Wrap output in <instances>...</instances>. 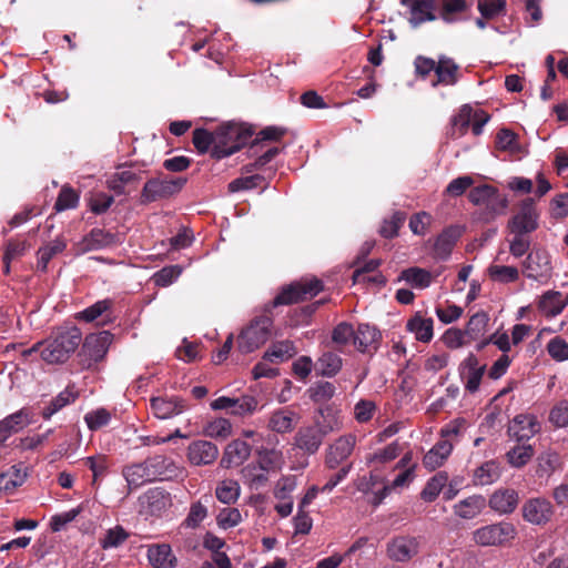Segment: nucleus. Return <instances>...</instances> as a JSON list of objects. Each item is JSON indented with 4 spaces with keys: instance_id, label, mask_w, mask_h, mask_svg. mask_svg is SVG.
I'll use <instances>...</instances> for the list:
<instances>
[{
    "instance_id": "5fc2aeb1",
    "label": "nucleus",
    "mask_w": 568,
    "mask_h": 568,
    "mask_svg": "<svg viewBox=\"0 0 568 568\" xmlns=\"http://www.w3.org/2000/svg\"><path fill=\"white\" fill-rule=\"evenodd\" d=\"M473 120V109L469 105H464L459 110V113L452 120L453 132L452 135L456 138L463 136Z\"/></svg>"
},
{
    "instance_id": "cd10ccee",
    "label": "nucleus",
    "mask_w": 568,
    "mask_h": 568,
    "mask_svg": "<svg viewBox=\"0 0 568 568\" xmlns=\"http://www.w3.org/2000/svg\"><path fill=\"white\" fill-rule=\"evenodd\" d=\"M460 233L457 227L445 229L434 242V254L438 260H447Z\"/></svg>"
},
{
    "instance_id": "a211bd4d",
    "label": "nucleus",
    "mask_w": 568,
    "mask_h": 568,
    "mask_svg": "<svg viewBox=\"0 0 568 568\" xmlns=\"http://www.w3.org/2000/svg\"><path fill=\"white\" fill-rule=\"evenodd\" d=\"M402 3L409 9L410 17L408 21L414 28L437 18L434 13L435 0H402Z\"/></svg>"
},
{
    "instance_id": "3c124183",
    "label": "nucleus",
    "mask_w": 568,
    "mask_h": 568,
    "mask_svg": "<svg viewBox=\"0 0 568 568\" xmlns=\"http://www.w3.org/2000/svg\"><path fill=\"white\" fill-rule=\"evenodd\" d=\"M204 433L211 438L226 439L232 434V425L226 418H215L206 424Z\"/></svg>"
},
{
    "instance_id": "603ef678",
    "label": "nucleus",
    "mask_w": 568,
    "mask_h": 568,
    "mask_svg": "<svg viewBox=\"0 0 568 568\" xmlns=\"http://www.w3.org/2000/svg\"><path fill=\"white\" fill-rule=\"evenodd\" d=\"M406 221V213L397 211L389 219H385L379 229V234L385 239H393L398 235L399 229Z\"/></svg>"
},
{
    "instance_id": "72a5a7b5",
    "label": "nucleus",
    "mask_w": 568,
    "mask_h": 568,
    "mask_svg": "<svg viewBox=\"0 0 568 568\" xmlns=\"http://www.w3.org/2000/svg\"><path fill=\"white\" fill-rule=\"evenodd\" d=\"M379 332L368 324H359L357 329L354 332L353 344L356 348L362 352H368L378 342Z\"/></svg>"
},
{
    "instance_id": "338daca9",
    "label": "nucleus",
    "mask_w": 568,
    "mask_h": 568,
    "mask_svg": "<svg viewBox=\"0 0 568 568\" xmlns=\"http://www.w3.org/2000/svg\"><path fill=\"white\" fill-rule=\"evenodd\" d=\"M128 537L129 534L121 526H116L106 531L104 538L101 540V546L104 549L119 547Z\"/></svg>"
},
{
    "instance_id": "2f4dec72",
    "label": "nucleus",
    "mask_w": 568,
    "mask_h": 568,
    "mask_svg": "<svg viewBox=\"0 0 568 568\" xmlns=\"http://www.w3.org/2000/svg\"><path fill=\"white\" fill-rule=\"evenodd\" d=\"M415 71H458L459 65L450 58L442 55L438 61L418 55L415 59Z\"/></svg>"
},
{
    "instance_id": "c756f323",
    "label": "nucleus",
    "mask_w": 568,
    "mask_h": 568,
    "mask_svg": "<svg viewBox=\"0 0 568 568\" xmlns=\"http://www.w3.org/2000/svg\"><path fill=\"white\" fill-rule=\"evenodd\" d=\"M148 559L155 568H172L176 558L173 556L170 545H152L148 549Z\"/></svg>"
},
{
    "instance_id": "f03ea898",
    "label": "nucleus",
    "mask_w": 568,
    "mask_h": 568,
    "mask_svg": "<svg viewBox=\"0 0 568 568\" xmlns=\"http://www.w3.org/2000/svg\"><path fill=\"white\" fill-rule=\"evenodd\" d=\"M81 342L82 334L78 327H58L42 342L41 358L48 364H63L77 351Z\"/></svg>"
},
{
    "instance_id": "79ce46f5",
    "label": "nucleus",
    "mask_w": 568,
    "mask_h": 568,
    "mask_svg": "<svg viewBox=\"0 0 568 568\" xmlns=\"http://www.w3.org/2000/svg\"><path fill=\"white\" fill-rule=\"evenodd\" d=\"M487 273L491 281L508 284L519 278V271L516 266L491 264L487 268Z\"/></svg>"
},
{
    "instance_id": "c03bdc74",
    "label": "nucleus",
    "mask_w": 568,
    "mask_h": 568,
    "mask_svg": "<svg viewBox=\"0 0 568 568\" xmlns=\"http://www.w3.org/2000/svg\"><path fill=\"white\" fill-rule=\"evenodd\" d=\"M447 480L446 473H437L426 483L420 493V498L427 503L434 501L446 486Z\"/></svg>"
},
{
    "instance_id": "7ed1b4c3",
    "label": "nucleus",
    "mask_w": 568,
    "mask_h": 568,
    "mask_svg": "<svg viewBox=\"0 0 568 568\" xmlns=\"http://www.w3.org/2000/svg\"><path fill=\"white\" fill-rule=\"evenodd\" d=\"M253 135L250 126L227 123L215 130L216 144L211 155L216 160L230 156L245 145Z\"/></svg>"
},
{
    "instance_id": "864d4df0",
    "label": "nucleus",
    "mask_w": 568,
    "mask_h": 568,
    "mask_svg": "<svg viewBox=\"0 0 568 568\" xmlns=\"http://www.w3.org/2000/svg\"><path fill=\"white\" fill-rule=\"evenodd\" d=\"M496 148L511 154L518 153L520 146L517 134L509 129H500L496 135Z\"/></svg>"
},
{
    "instance_id": "aec40b11",
    "label": "nucleus",
    "mask_w": 568,
    "mask_h": 568,
    "mask_svg": "<svg viewBox=\"0 0 568 568\" xmlns=\"http://www.w3.org/2000/svg\"><path fill=\"white\" fill-rule=\"evenodd\" d=\"M32 422V414L28 408H22L0 422V444L6 439L27 427Z\"/></svg>"
},
{
    "instance_id": "0eeeda50",
    "label": "nucleus",
    "mask_w": 568,
    "mask_h": 568,
    "mask_svg": "<svg viewBox=\"0 0 568 568\" xmlns=\"http://www.w3.org/2000/svg\"><path fill=\"white\" fill-rule=\"evenodd\" d=\"M538 220L539 214L535 201L527 197L518 204L516 213L508 221L507 229L509 233L527 235L538 229Z\"/></svg>"
},
{
    "instance_id": "6e6552de",
    "label": "nucleus",
    "mask_w": 568,
    "mask_h": 568,
    "mask_svg": "<svg viewBox=\"0 0 568 568\" xmlns=\"http://www.w3.org/2000/svg\"><path fill=\"white\" fill-rule=\"evenodd\" d=\"M323 291V283L317 278H305L284 288L274 300L275 305H288L305 301Z\"/></svg>"
},
{
    "instance_id": "393cba45",
    "label": "nucleus",
    "mask_w": 568,
    "mask_h": 568,
    "mask_svg": "<svg viewBox=\"0 0 568 568\" xmlns=\"http://www.w3.org/2000/svg\"><path fill=\"white\" fill-rule=\"evenodd\" d=\"M468 10L469 6L465 0H443L439 18L446 23H456L469 18L466 14Z\"/></svg>"
},
{
    "instance_id": "052dcab7",
    "label": "nucleus",
    "mask_w": 568,
    "mask_h": 568,
    "mask_svg": "<svg viewBox=\"0 0 568 568\" xmlns=\"http://www.w3.org/2000/svg\"><path fill=\"white\" fill-rule=\"evenodd\" d=\"M153 480L166 476L170 473L172 463L164 456L156 455L145 459Z\"/></svg>"
},
{
    "instance_id": "f8f14e48",
    "label": "nucleus",
    "mask_w": 568,
    "mask_h": 568,
    "mask_svg": "<svg viewBox=\"0 0 568 568\" xmlns=\"http://www.w3.org/2000/svg\"><path fill=\"white\" fill-rule=\"evenodd\" d=\"M523 267L528 278L546 282L551 277L550 255L544 250L531 251L524 261Z\"/></svg>"
},
{
    "instance_id": "a18cd8bd",
    "label": "nucleus",
    "mask_w": 568,
    "mask_h": 568,
    "mask_svg": "<svg viewBox=\"0 0 568 568\" xmlns=\"http://www.w3.org/2000/svg\"><path fill=\"white\" fill-rule=\"evenodd\" d=\"M240 485L234 479L222 480L216 489L215 496L223 504H234L240 497Z\"/></svg>"
},
{
    "instance_id": "a878e982",
    "label": "nucleus",
    "mask_w": 568,
    "mask_h": 568,
    "mask_svg": "<svg viewBox=\"0 0 568 568\" xmlns=\"http://www.w3.org/2000/svg\"><path fill=\"white\" fill-rule=\"evenodd\" d=\"M567 305L568 296L564 297L558 291H548L540 297L538 308L544 315L554 317L560 314Z\"/></svg>"
},
{
    "instance_id": "39448f33",
    "label": "nucleus",
    "mask_w": 568,
    "mask_h": 568,
    "mask_svg": "<svg viewBox=\"0 0 568 568\" xmlns=\"http://www.w3.org/2000/svg\"><path fill=\"white\" fill-rule=\"evenodd\" d=\"M185 183L186 179L184 178L158 176L150 179L141 192V203L146 204L169 199L178 194Z\"/></svg>"
},
{
    "instance_id": "6ab92c4d",
    "label": "nucleus",
    "mask_w": 568,
    "mask_h": 568,
    "mask_svg": "<svg viewBox=\"0 0 568 568\" xmlns=\"http://www.w3.org/2000/svg\"><path fill=\"white\" fill-rule=\"evenodd\" d=\"M300 420L297 413L290 408H278L271 413L267 428L276 434L291 433Z\"/></svg>"
},
{
    "instance_id": "f704fd0d",
    "label": "nucleus",
    "mask_w": 568,
    "mask_h": 568,
    "mask_svg": "<svg viewBox=\"0 0 568 568\" xmlns=\"http://www.w3.org/2000/svg\"><path fill=\"white\" fill-rule=\"evenodd\" d=\"M500 477L499 464L489 460L477 467L474 471L473 483L476 486L491 485Z\"/></svg>"
},
{
    "instance_id": "58836bf2",
    "label": "nucleus",
    "mask_w": 568,
    "mask_h": 568,
    "mask_svg": "<svg viewBox=\"0 0 568 568\" xmlns=\"http://www.w3.org/2000/svg\"><path fill=\"white\" fill-rule=\"evenodd\" d=\"M399 280L406 281L413 287L426 288L430 285L433 276L425 268L409 267L400 273Z\"/></svg>"
},
{
    "instance_id": "c85d7f7f",
    "label": "nucleus",
    "mask_w": 568,
    "mask_h": 568,
    "mask_svg": "<svg viewBox=\"0 0 568 568\" xmlns=\"http://www.w3.org/2000/svg\"><path fill=\"white\" fill-rule=\"evenodd\" d=\"M148 469L149 467L145 460L123 468L122 474L130 489H135L145 483L154 481Z\"/></svg>"
},
{
    "instance_id": "09e8293b",
    "label": "nucleus",
    "mask_w": 568,
    "mask_h": 568,
    "mask_svg": "<svg viewBox=\"0 0 568 568\" xmlns=\"http://www.w3.org/2000/svg\"><path fill=\"white\" fill-rule=\"evenodd\" d=\"M67 244L62 239H55L48 245L39 248L38 251V268L42 272L47 271L48 263L50 260L61 253L65 248Z\"/></svg>"
},
{
    "instance_id": "4d7b16f0",
    "label": "nucleus",
    "mask_w": 568,
    "mask_h": 568,
    "mask_svg": "<svg viewBox=\"0 0 568 568\" xmlns=\"http://www.w3.org/2000/svg\"><path fill=\"white\" fill-rule=\"evenodd\" d=\"M79 204V194L70 186H62L58 199L54 203V210L62 212L65 210L74 209Z\"/></svg>"
},
{
    "instance_id": "20e7f679",
    "label": "nucleus",
    "mask_w": 568,
    "mask_h": 568,
    "mask_svg": "<svg viewBox=\"0 0 568 568\" xmlns=\"http://www.w3.org/2000/svg\"><path fill=\"white\" fill-rule=\"evenodd\" d=\"M273 321L267 315L255 317L237 337V349L248 354L261 347L271 336Z\"/></svg>"
},
{
    "instance_id": "423d86ee",
    "label": "nucleus",
    "mask_w": 568,
    "mask_h": 568,
    "mask_svg": "<svg viewBox=\"0 0 568 568\" xmlns=\"http://www.w3.org/2000/svg\"><path fill=\"white\" fill-rule=\"evenodd\" d=\"M516 529L510 523H497L483 526L471 532V539L477 546H501L514 539Z\"/></svg>"
},
{
    "instance_id": "c9c22d12",
    "label": "nucleus",
    "mask_w": 568,
    "mask_h": 568,
    "mask_svg": "<svg viewBox=\"0 0 568 568\" xmlns=\"http://www.w3.org/2000/svg\"><path fill=\"white\" fill-rule=\"evenodd\" d=\"M433 320L415 315L407 322V329L412 332L416 339L427 343L433 338Z\"/></svg>"
},
{
    "instance_id": "4be33fe9",
    "label": "nucleus",
    "mask_w": 568,
    "mask_h": 568,
    "mask_svg": "<svg viewBox=\"0 0 568 568\" xmlns=\"http://www.w3.org/2000/svg\"><path fill=\"white\" fill-rule=\"evenodd\" d=\"M119 242L120 239L115 234L102 229H93L83 237L81 242V251H98L116 245Z\"/></svg>"
},
{
    "instance_id": "4468645a",
    "label": "nucleus",
    "mask_w": 568,
    "mask_h": 568,
    "mask_svg": "<svg viewBox=\"0 0 568 568\" xmlns=\"http://www.w3.org/2000/svg\"><path fill=\"white\" fill-rule=\"evenodd\" d=\"M540 430L537 417L531 414H519L508 426V435L517 443L527 442Z\"/></svg>"
},
{
    "instance_id": "49530a36",
    "label": "nucleus",
    "mask_w": 568,
    "mask_h": 568,
    "mask_svg": "<svg viewBox=\"0 0 568 568\" xmlns=\"http://www.w3.org/2000/svg\"><path fill=\"white\" fill-rule=\"evenodd\" d=\"M294 344L290 341L274 343L264 354L263 359L271 362H283L295 355Z\"/></svg>"
},
{
    "instance_id": "774afa93",
    "label": "nucleus",
    "mask_w": 568,
    "mask_h": 568,
    "mask_svg": "<svg viewBox=\"0 0 568 568\" xmlns=\"http://www.w3.org/2000/svg\"><path fill=\"white\" fill-rule=\"evenodd\" d=\"M549 355L558 362L568 359V343L561 337H554L547 344Z\"/></svg>"
},
{
    "instance_id": "473e14b6",
    "label": "nucleus",
    "mask_w": 568,
    "mask_h": 568,
    "mask_svg": "<svg viewBox=\"0 0 568 568\" xmlns=\"http://www.w3.org/2000/svg\"><path fill=\"white\" fill-rule=\"evenodd\" d=\"M453 450V445L448 440H439L425 456L423 465L429 469L435 470L440 467Z\"/></svg>"
},
{
    "instance_id": "de8ad7c7",
    "label": "nucleus",
    "mask_w": 568,
    "mask_h": 568,
    "mask_svg": "<svg viewBox=\"0 0 568 568\" xmlns=\"http://www.w3.org/2000/svg\"><path fill=\"white\" fill-rule=\"evenodd\" d=\"M211 500L210 496H204L202 499L193 503L190 507V511L184 520V525L187 528H196L207 516V508L205 503Z\"/></svg>"
},
{
    "instance_id": "bf43d9fd",
    "label": "nucleus",
    "mask_w": 568,
    "mask_h": 568,
    "mask_svg": "<svg viewBox=\"0 0 568 568\" xmlns=\"http://www.w3.org/2000/svg\"><path fill=\"white\" fill-rule=\"evenodd\" d=\"M257 405L258 402L254 396L244 395L239 398H234V405L231 414L240 417L252 415L256 410Z\"/></svg>"
},
{
    "instance_id": "0e129e2a",
    "label": "nucleus",
    "mask_w": 568,
    "mask_h": 568,
    "mask_svg": "<svg viewBox=\"0 0 568 568\" xmlns=\"http://www.w3.org/2000/svg\"><path fill=\"white\" fill-rule=\"evenodd\" d=\"M549 422L558 428L568 426V400H559L549 412Z\"/></svg>"
},
{
    "instance_id": "ea45409f",
    "label": "nucleus",
    "mask_w": 568,
    "mask_h": 568,
    "mask_svg": "<svg viewBox=\"0 0 568 568\" xmlns=\"http://www.w3.org/2000/svg\"><path fill=\"white\" fill-rule=\"evenodd\" d=\"M534 453L532 446L523 442L507 452L506 459L513 467L520 468L529 463Z\"/></svg>"
},
{
    "instance_id": "37998d69",
    "label": "nucleus",
    "mask_w": 568,
    "mask_h": 568,
    "mask_svg": "<svg viewBox=\"0 0 568 568\" xmlns=\"http://www.w3.org/2000/svg\"><path fill=\"white\" fill-rule=\"evenodd\" d=\"M342 358L332 352L324 353L316 362V369L323 376L333 377L342 368Z\"/></svg>"
},
{
    "instance_id": "5701e85b",
    "label": "nucleus",
    "mask_w": 568,
    "mask_h": 568,
    "mask_svg": "<svg viewBox=\"0 0 568 568\" xmlns=\"http://www.w3.org/2000/svg\"><path fill=\"white\" fill-rule=\"evenodd\" d=\"M485 368L486 366L479 365L478 359L474 355H469L464 361L460 375L465 381V387L467 390L475 393L479 388Z\"/></svg>"
},
{
    "instance_id": "8fccbe9b",
    "label": "nucleus",
    "mask_w": 568,
    "mask_h": 568,
    "mask_svg": "<svg viewBox=\"0 0 568 568\" xmlns=\"http://www.w3.org/2000/svg\"><path fill=\"white\" fill-rule=\"evenodd\" d=\"M488 321L489 318L484 312H478L469 318L465 333L470 342L476 341L484 335Z\"/></svg>"
},
{
    "instance_id": "e2e57ef3",
    "label": "nucleus",
    "mask_w": 568,
    "mask_h": 568,
    "mask_svg": "<svg viewBox=\"0 0 568 568\" xmlns=\"http://www.w3.org/2000/svg\"><path fill=\"white\" fill-rule=\"evenodd\" d=\"M537 473L540 476L550 475L560 466V457L555 452L542 453L538 459Z\"/></svg>"
},
{
    "instance_id": "9d476101",
    "label": "nucleus",
    "mask_w": 568,
    "mask_h": 568,
    "mask_svg": "<svg viewBox=\"0 0 568 568\" xmlns=\"http://www.w3.org/2000/svg\"><path fill=\"white\" fill-rule=\"evenodd\" d=\"M111 342L112 335L105 331L87 336L80 353V356L84 357L83 365L90 368L94 363L102 361Z\"/></svg>"
},
{
    "instance_id": "e433bc0d",
    "label": "nucleus",
    "mask_w": 568,
    "mask_h": 568,
    "mask_svg": "<svg viewBox=\"0 0 568 568\" xmlns=\"http://www.w3.org/2000/svg\"><path fill=\"white\" fill-rule=\"evenodd\" d=\"M262 470H280L284 465L283 453L275 448H260L256 452Z\"/></svg>"
},
{
    "instance_id": "69168bd1",
    "label": "nucleus",
    "mask_w": 568,
    "mask_h": 568,
    "mask_svg": "<svg viewBox=\"0 0 568 568\" xmlns=\"http://www.w3.org/2000/svg\"><path fill=\"white\" fill-rule=\"evenodd\" d=\"M241 521L242 515L237 508L225 507L216 516V523L223 529L235 527Z\"/></svg>"
},
{
    "instance_id": "13d9d810",
    "label": "nucleus",
    "mask_w": 568,
    "mask_h": 568,
    "mask_svg": "<svg viewBox=\"0 0 568 568\" xmlns=\"http://www.w3.org/2000/svg\"><path fill=\"white\" fill-rule=\"evenodd\" d=\"M193 144L200 153H206L211 146L212 149L215 148V131L209 132L205 129H195L193 131Z\"/></svg>"
},
{
    "instance_id": "b1692460",
    "label": "nucleus",
    "mask_w": 568,
    "mask_h": 568,
    "mask_svg": "<svg viewBox=\"0 0 568 568\" xmlns=\"http://www.w3.org/2000/svg\"><path fill=\"white\" fill-rule=\"evenodd\" d=\"M486 499L481 495H473L453 506L454 514L462 519H473L481 514Z\"/></svg>"
},
{
    "instance_id": "2eb2a0df",
    "label": "nucleus",
    "mask_w": 568,
    "mask_h": 568,
    "mask_svg": "<svg viewBox=\"0 0 568 568\" xmlns=\"http://www.w3.org/2000/svg\"><path fill=\"white\" fill-rule=\"evenodd\" d=\"M552 506L545 498H532L523 506V516L525 520L534 525H542L550 520L552 516Z\"/></svg>"
},
{
    "instance_id": "412c9836",
    "label": "nucleus",
    "mask_w": 568,
    "mask_h": 568,
    "mask_svg": "<svg viewBox=\"0 0 568 568\" xmlns=\"http://www.w3.org/2000/svg\"><path fill=\"white\" fill-rule=\"evenodd\" d=\"M251 455V446L243 440L235 439L227 444L221 459V466L231 468L242 465Z\"/></svg>"
},
{
    "instance_id": "7c9ffc66",
    "label": "nucleus",
    "mask_w": 568,
    "mask_h": 568,
    "mask_svg": "<svg viewBox=\"0 0 568 568\" xmlns=\"http://www.w3.org/2000/svg\"><path fill=\"white\" fill-rule=\"evenodd\" d=\"M140 179L141 176L139 173L132 171L125 165H121L118 168V171L108 179L106 184L108 187L116 194H123L125 185L136 183Z\"/></svg>"
},
{
    "instance_id": "6e6d98bb",
    "label": "nucleus",
    "mask_w": 568,
    "mask_h": 568,
    "mask_svg": "<svg viewBox=\"0 0 568 568\" xmlns=\"http://www.w3.org/2000/svg\"><path fill=\"white\" fill-rule=\"evenodd\" d=\"M183 268L180 265H169L153 274L152 281L156 286L166 287L175 282L182 274Z\"/></svg>"
},
{
    "instance_id": "1a4fd4ad",
    "label": "nucleus",
    "mask_w": 568,
    "mask_h": 568,
    "mask_svg": "<svg viewBox=\"0 0 568 568\" xmlns=\"http://www.w3.org/2000/svg\"><path fill=\"white\" fill-rule=\"evenodd\" d=\"M419 538L408 535L396 536L386 545L387 557L396 562L409 561L419 554Z\"/></svg>"
},
{
    "instance_id": "680f3d73",
    "label": "nucleus",
    "mask_w": 568,
    "mask_h": 568,
    "mask_svg": "<svg viewBox=\"0 0 568 568\" xmlns=\"http://www.w3.org/2000/svg\"><path fill=\"white\" fill-rule=\"evenodd\" d=\"M478 10L483 18L490 20L506 10V0H478Z\"/></svg>"
},
{
    "instance_id": "a19ab883",
    "label": "nucleus",
    "mask_w": 568,
    "mask_h": 568,
    "mask_svg": "<svg viewBox=\"0 0 568 568\" xmlns=\"http://www.w3.org/2000/svg\"><path fill=\"white\" fill-rule=\"evenodd\" d=\"M78 397V394L71 390L70 388H65L59 395H57L53 399L50 400L48 406L42 409V417L44 419H49L52 415L61 410L67 405L73 403Z\"/></svg>"
},
{
    "instance_id": "9b49d317",
    "label": "nucleus",
    "mask_w": 568,
    "mask_h": 568,
    "mask_svg": "<svg viewBox=\"0 0 568 568\" xmlns=\"http://www.w3.org/2000/svg\"><path fill=\"white\" fill-rule=\"evenodd\" d=\"M138 501L139 513L148 516H159L172 506L170 493L160 487L148 489Z\"/></svg>"
},
{
    "instance_id": "f3484780",
    "label": "nucleus",
    "mask_w": 568,
    "mask_h": 568,
    "mask_svg": "<svg viewBox=\"0 0 568 568\" xmlns=\"http://www.w3.org/2000/svg\"><path fill=\"white\" fill-rule=\"evenodd\" d=\"M151 409L155 417L169 419L180 415L185 409V403L178 396H158L150 400Z\"/></svg>"
},
{
    "instance_id": "f257e3e1",
    "label": "nucleus",
    "mask_w": 568,
    "mask_h": 568,
    "mask_svg": "<svg viewBox=\"0 0 568 568\" xmlns=\"http://www.w3.org/2000/svg\"><path fill=\"white\" fill-rule=\"evenodd\" d=\"M343 427V416L338 410L331 407L322 408L310 425L298 428L294 435L293 445L304 454L314 455L318 452L327 435L337 433Z\"/></svg>"
},
{
    "instance_id": "4c0bfd02",
    "label": "nucleus",
    "mask_w": 568,
    "mask_h": 568,
    "mask_svg": "<svg viewBox=\"0 0 568 568\" xmlns=\"http://www.w3.org/2000/svg\"><path fill=\"white\" fill-rule=\"evenodd\" d=\"M27 474L18 466L0 474V494H10L26 480Z\"/></svg>"
},
{
    "instance_id": "bb28decb",
    "label": "nucleus",
    "mask_w": 568,
    "mask_h": 568,
    "mask_svg": "<svg viewBox=\"0 0 568 568\" xmlns=\"http://www.w3.org/2000/svg\"><path fill=\"white\" fill-rule=\"evenodd\" d=\"M518 504V494L510 488L496 490L489 499V506L497 513H513Z\"/></svg>"
},
{
    "instance_id": "ddd939ff",
    "label": "nucleus",
    "mask_w": 568,
    "mask_h": 568,
    "mask_svg": "<svg viewBox=\"0 0 568 568\" xmlns=\"http://www.w3.org/2000/svg\"><path fill=\"white\" fill-rule=\"evenodd\" d=\"M356 444V437L353 434H346L336 438L326 448L325 465L329 469H335L344 463L353 453Z\"/></svg>"
},
{
    "instance_id": "dca6fc26",
    "label": "nucleus",
    "mask_w": 568,
    "mask_h": 568,
    "mask_svg": "<svg viewBox=\"0 0 568 568\" xmlns=\"http://www.w3.org/2000/svg\"><path fill=\"white\" fill-rule=\"evenodd\" d=\"M217 456V446L207 440H194L187 447V458L195 466L213 464Z\"/></svg>"
}]
</instances>
